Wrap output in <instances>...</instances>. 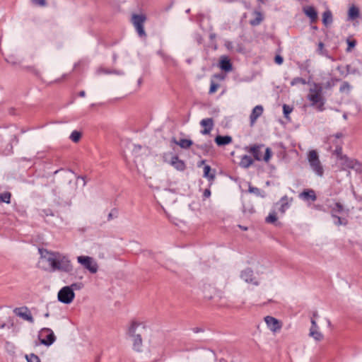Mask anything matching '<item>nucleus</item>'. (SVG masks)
<instances>
[{
	"label": "nucleus",
	"mask_w": 362,
	"mask_h": 362,
	"mask_svg": "<svg viewBox=\"0 0 362 362\" xmlns=\"http://www.w3.org/2000/svg\"><path fill=\"white\" fill-rule=\"evenodd\" d=\"M303 11L305 15L308 17L311 23H314L317 19V12L315 7L312 6H307L303 8Z\"/></svg>",
	"instance_id": "2eb2a0df"
},
{
	"label": "nucleus",
	"mask_w": 362,
	"mask_h": 362,
	"mask_svg": "<svg viewBox=\"0 0 362 362\" xmlns=\"http://www.w3.org/2000/svg\"><path fill=\"white\" fill-rule=\"evenodd\" d=\"M316 52L318 54L324 56L332 62L335 61V59L329 54L328 50L325 49V45L322 42H319V43L317 44V48Z\"/></svg>",
	"instance_id": "4be33fe9"
},
{
	"label": "nucleus",
	"mask_w": 362,
	"mask_h": 362,
	"mask_svg": "<svg viewBox=\"0 0 362 362\" xmlns=\"http://www.w3.org/2000/svg\"><path fill=\"white\" fill-rule=\"evenodd\" d=\"M211 196V190L209 189H204L203 192L204 198H209Z\"/></svg>",
	"instance_id": "680f3d73"
},
{
	"label": "nucleus",
	"mask_w": 362,
	"mask_h": 362,
	"mask_svg": "<svg viewBox=\"0 0 362 362\" xmlns=\"http://www.w3.org/2000/svg\"><path fill=\"white\" fill-rule=\"evenodd\" d=\"M13 313L21 318H23V307L16 308Z\"/></svg>",
	"instance_id": "6e6d98bb"
},
{
	"label": "nucleus",
	"mask_w": 362,
	"mask_h": 362,
	"mask_svg": "<svg viewBox=\"0 0 362 362\" xmlns=\"http://www.w3.org/2000/svg\"><path fill=\"white\" fill-rule=\"evenodd\" d=\"M298 83L305 85L307 83V82H306L305 79H304L303 78H301V77H295L291 81V86H296Z\"/></svg>",
	"instance_id": "c03bdc74"
},
{
	"label": "nucleus",
	"mask_w": 362,
	"mask_h": 362,
	"mask_svg": "<svg viewBox=\"0 0 362 362\" xmlns=\"http://www.w3.org/2000/svg\"><path fill=\"white\" fill-rule=\"evenodd\" d=\"M351 169L354 170L358 173H362V163H360L358 160L354 161V165L351 166Z\"/></svg>",
	"instance_id": "49530a36"
},
{
	"label": "nucleus",
	"mask_w": 362,
	"mask_h": 362,
	"mask_svg": "<svg viewBox=\"0 0 362 362\" xmlns=\"http://www.w3.org/2000/svg\"><path fill=\"white\" fill-rule=\"evenodd\" d=\"M342 145L343 143H339L335 147L334 151H333V154L336 155L338 160H341L342 157L344 156L342 154Z\"/></svg>",
	"instance_id": "f704fd0d"
},
{
	"label": "nucleus",
	"mask_w": 362,
	"mask_h": 362,
	"mask_svg": "<svg viewBox=\"0 0 362 362\" xmlns=\"http://www.w3.org/2000/svg\"><path fill=\"white\" fill-rule=\"evenodd\" d=\"M203 177L206 178L210 185H211L216 178V169L211 168L209 165H205L204 167Z\"/></svg>",
	"instance_id": "dca6fc26"
},
{
	"label": "nucleus",
	"mask_w": 362,
	"mask_h": 362,
	"mask_svg": "<svg viewBox=\"0 0 362 362\" xmlns=\"http://www.w3.org/2000/svg\"><path fill=\"white\" fill-rule=\"evenodd\" d=\"M194 147L201 150L204 156L209 154L212 152L213 150V145L211 141H209L202 144H194Z\"/></svg>",
	"instance_id": "412c9836"
},
{
	"label": "nucleus",
	"mask_w": 362,
	"mask_h": 362,
	"mask_svg": "<svg viewBox=\"0 0 362 362\" xmlns=\"http://www.w3.org/2000/svg\"><path fill=\"white\" fill-rule=\"evenodd\" d=\"M359 16H360L359 8L357 6L352 5L348 11L349 19L353 21V20H355L357 18H358Z\"/></svg>",
	"instance_id": "393cba45"
},
{
	"label": "nucleus",
	"mask_w": 362,
	"mask_h": 362,
	"mask_svg": "<svg viewBox=\"0 0 362 362\" xmlns=\"http://www.w3.org/2000/svg\"><path fill=\"white\" fill-rule=\"evenodd\" d=\"M83 286V285L82 283H73L71 285L69 286L71 287L72 291H74V290H80L81 288H82Z\"/></svg>",
	"instance_id": "864d4df0"
},
{
	"label": "nucleus",
	"mask_w": 362,
	"mask_h": 362,
	"mask_svg": "<svg viewBox=\"0 0 362 362\" xmlns=\"http://www.w3.org/2000/svg\"><path fill=\"white\" fill-rule=\"evenodd\" d=\"M200 125L204 127V129L201 130V134L204 135L209 134L214 128V119L213 118L203 119L200 122Z\"/></svg>",
	"instance_id": "ddd939ff"
},
{
	"label": "nucleus",
	"mask_w": 362,
	"mask_h": 362,
	"mask_svg": "<svg viewBox=\"0 0 362 362\" xmlns=\"http://www.w3.org/2000/svg\"><path fill=\"white\" fill-rule=\"evenodd\" d=\"M248 192L250 193H253L256 196L260 197H262V198L266 197V193L264 191L261 190L258 187H253L251 185H249Z\"/></svg>",
	"instance_id": "bb28decb"
},
{
	"label": "nucleus",
	"mask_w": 362,
	"mask_h": 362,
	"mask_svg": "<svg viewBox=\"0 0 362 362\" xmlns=\"http://www.w3.org/2000/svg\"><path fill=\"white\" fill-rule=\"evenodd\" d=\"M146 20L144 14H133L132 21L139 37H146V33L144 30V23Z\"/></svg>",
	"instance_id": "0eeeda50"
},
{
	"label": "nucleus",
	"mask_w": 362,
	"mask_h": 362,
	"mask_svg": "<svg viewBox=\"0 0 362 362\" xmlns=\"http://www.w3.org/2000/svg\"><path fill=\"white\" fill-rule=\"evenodd\" d=\"M219 68L225 71L229 72L233 69V64L230 59L227 56H222L219 61Z\"/></svg>",
	"instance_id": "4468645a"
},
{
	"label": "nucleus",
	"mask_w": 362,
	"mask_h": 362,
	"mask_svg": "<svg viewBox=\"0 0 362 362\" xmlns=\"http://www.w3.org/2000/svg\"><path fill=\"white\" fill-rule=\"evenodd\" d=\"M6 61L14 67H21V62H17L16 58L13 55L8 56Z\"/></svg>",
	"instance_id": "e433bc0d"
},
{
	"label": "nucleus",
	"mask_w": 362,
	"mask_h": 362,
	"mask_svg": "<svg viewBox=\"0 0 362 362\" xmlns=\"http://www.w3.org/2000/svg\"><path fill=\"white\" fill-rule=\"evenodd\" d=\"M38 252L42 258L45 259L47 262L49 263V257H52V255H55V252H49L47 249L39 248Z\"/></svg>",
	"instance_id": "cd10ccee"
},
{
	"label": "nucleus",
	"mask_w": 362,
	"mask_h": 362,
	"mask_svg": "<svg viewBox=\"0 0 362 362\" xmlns=\"http://www.w3.org/2000/svg\"><path fill=\"white\" fill-rule=\"evenodd\" d=\"M171 155V153H164L163 155V160L165 163L171 165L175 169L178 171H184L186 169V164L184 160H180L177 155H173L170 158V160H168V157Z\"/></svg>",
	"instance_id": "1a4fd4ad"
},
{
	"label": "nucleus",
	"mask_w": 362,
	"mask_h": 362,
	"mask_svg": "<svg viewBox=\"0 0 362 362\" xmlns=\"http://www.w3.org/2000/svg\"><path fill=\"white\" fill-rule=\"evenodd\" d=\"M344 136L343 134L341 132H338L334 135H331L327 138L328 142H334V140L336 139H341V138Z\"/></svg>",
	"instance_id": "8fccbe9b"
},
{
	"label": "nucleus",
	"mask_w": 362,
	"mask_h": 362,
	"mask_svg": "<svg viewBox=\"0 0 362 362\" xmlns=\"http://www.w3.org/2000/svg\"><path fill=\"white\" fill-rule=\"evenodd\" d=\"M58 300L64 304H70L75 297L74 291L71 288L66 286L62 288L58 292Z\"/></svg>",
	"instance_id": "6e6552de"
},
{
	"label": "nucleus",
	"mask_w": 362,
	"mask_h": 362,
	"mask_svg": "<svg viewBox=\"0 0 362 362\" xmlns=\"http://www.w3.org/2000/svg\"><path fill=\"white\" fill-rule=\"evenodd\" d=\"M254 160L247 155H244L242 156L240 166L243 168H248L250 165L253 164Z\"/></svg>",
	"instance_id": "a878e982"
},
{
	"label": "nucleus",
	"mask_w": 362,
	"mask_h": 362,
	"mask_svg": "<svg viewBox=\"0 0 362 362\" xmlns=\"http://www.w3.org/2000/svg\"><path fill=\"white\" fill-rule=\"evenodd\" d=\"M24 356L28 362H41L40 358L34 354H30V355H25Z\"/></svg>",
	"instance_id": "a18cd8bd"
},
{
	"label": "nucleus",
	"mask_w": 362,
	"mask_h": 362,
	"mask_svg": "<svg viewBox=\"0 0 362 362\" xmlns=\"http://www.w3.org/2000/svg\"><path fill=\"white\" fill-rule=\"evenodd\" d=\"M256 17L251 20L250 23L252 26L258 25L261 23V22L263 21L262 15L260 12L255 11Z\"/></svg>",
	"instance_id": "2f4dec72"
},
{
	"label": "nucleus",
	"mask_w": 362,
	"mask_h": 362,
	"mask_svg": "<svg viewBox=\"0 0 362 362\" xmlns=\"http://www.w3.org/2000/svg\"><path fill=\"white\" fill-rule=\"evenodd\" d=\"M77 261L91 274H95L98 272V265L93 257L81 255L77 257Z\"/></svg>",
	"instance_id": "423d86ee"
},
{
	"label": "nucleus",
	"mask_w": 362,
	"mask_h": 362,
	"mask_svg": "<svg viewBox=\"0 0 362 362\" xmlns=\"http://www.w3.org/2000/svg\"><path fill=\"white\" fill-rule=\"evenodd\" d=\"M195 40L198 42L199 45H201L203 42V38L199 34H196Z\"/></svg>",
	"instance_id": "052dcab7"
},
{
	"label": "nucleus",
	"mask_w": 362,
	"mask_h": 362,
	"mask_svg": "<svg viewBox=\"0 0 362 362\" xmlns=\"http://www.w3.org/2000/svg\"><path fill=\"white\" fill-rule=\"evenodd\" d=\"M263 146V144H255L252 146H251L247 151L248 152L252 153V155L253 156L254 158L256 160L259 161L264 160L265 162H268L272 156V151L270 148H266L264 157H262L261 148H262Z\"/></svg>",
	"instance_id": "20e7f679"
},
{
	"label": "nucleus",
	"mask_w": 362,
	"mask_h": 362,
	"mask_svg": "<svg viewBox=\"0 0 362 362\" xmlns=\"http://www.w3.org/2000/svg\"><path fill=\"white\" fill-rule=\"evenodd\" d=\"M81 136H82V134L80 132L75 130L71 132V134L69 136V139L72 141L77 143L81 139Z\"/></svg>",
	"instance_id": "4c0bfd02"
},
{
	"label": "nucleus",
	"mask_w": 362,
	"mask_h": 362,
	"mask_svg": "<svg viewBox=\"0 0 362 362\" xmlns=\"http://www.w3.org/2000/svg\"><path fill=\"white\" fill-rule=\"evenodd\" d=\"M225 46L226 47L227 49H231L233 48V42H230V41H227L225 43Z\"/></svg>",
	"instance_id": "338daca9"
},
{
	"label": "nucleus",
	"mask_w": 362,
	"mask_h": 362,
	"mask_svg": "<svg viewBox=\"0 0 362 362\" xmlns=\"http://www.w3.org/2000/svg\"><path fill=\"white\" fill-rule=\"evenodd\" d=\"M38 339L41 344L49 346L56 341V336L51 329L45 327L39 332Z\"/></svg>",
	"instance_id": "39448f33"
},
{
	"label": "nucleus",
	"mask_w": 362,
	"mask_h": 362,
	"mask_svg": "<svg viewBox=\"0 0 362 362\" xmlns=\"http://www.w3.org/2000/svg\"><path fill=\"white\" fill-rule=\"evenodd\" d=\"M265 221L267 223L276 224L277 222V216L275 211L269 213L268 216L265 218Z\"/></svg>",
	"instance_id": "c9c22d12"
},
{
	"label": "nucleus",
	"mask_w": 362,
	"mask_h": 362,
	"mask_svg": "<svg viewBox=\"0 0 362 362\" xmlns=\"http://www.w3.org/2000/svg\"><path fill=\"white\" fill-rule=\"evenodd\" d=\"M264 321L268 328L272 332H276L281 328V322L274 317L267 316L264 317Z\"/></svg>",
	"instance_id": "f8f14e48"
},
{
	"label": "nucleus",
	"mask_w": 362,
	"mask_h": 362,
	"mask_svg": "<svg viewBox=\"0 0 362 362\" xmlns=\"http://www.w3.org/2000/svg\"><path fill=\"white\" fill-rule=\"evenodd\" d=\"M33 2L40 6H45L47 5L46 0H33Z\"/></svg>",
	"instance_id": "13d9d810"
},
{
	"label": "nucleus",
	"mask_w": 362,
	"mask_h": 362,
	"mask_svg": "<svg viewBox=\"0 0 362 362\" xmlns=\"http://www.w3.org/2000/svg\"><path fill=\"white\" fill-rule=\"evenodd\" d=\"M346 43H347V48H346V52H350L352 50V49L355 47L357 42H356V40L354 39L347 38Z\"/></svg>",
	"instance_id": "ea45409f"
},
{
	"label": "nucleus",
	"mask_w": 362,
	"mask_h": 362,
	"mask_svg": "<svg viewBox=\"0 0 362 362\" xmlns=\"http://www.w3.org/2000/svg\"><path fill=\"white\" fill-rule=\"evenodd\" d=\"M308 99L311 102L312 106H316V109L319 112H322L325 110L326 100L322 94H308Z\"/></svg>",
	"instance_id": "9d476101"
},
{
	"label": "nucleus",
	"mask_w": 362,
	"mask_h": 362,
	"mask_svg": "<svg viewBox=\"0 0 362 362\" xmlns=\"http://www.w3.org/2000/svg\"><path fill=\"white\" fill-rule=\"evenodd\" d=\"M49 264L52 271H60L71 274L74 270L70 259L59 252H55V255L49 257Z\"/></svg>",
	"instance_id": "f257e3e1"
},
{
	"label": "nucleus",
	"mask_w": 362,
	"mask_h": 362,
	"mask_svg": "<svg viewBox=\"0 0 362 362\" xmlns=\"http://www.w3.org/2000/svg\"><path fill=\"white\" fill-rule=\"evenodd\" d=\"M171 142L178 145L180 148L183 149H188L194 144L192 140L191 139H181L180 141H177L175 137L172 138Z\"/></svg>",
	"instance_id": "aec40b11"
},
{
	"label": "nucleus",
	"mask_w": 362,
	"mask_h": 362,
	"mask_svg": "<svg viewBox=\"0 0 362 362\" xmlns=\"http://www.w3.org/2000/svg\"><path fill=\"white\" fill-rule=\"evenodd\" d=\"M309 94H322V86L320 83H314L313 87L310 88Z\"/></svg>",
	"instance_id": "c85d7f7f"
},
{
	"label": "nucleus",
	"mask_w": 362,
	"mask_h": 362,
	"mask_svg": "<svg viewBox=\"0 0 362 362\" xmlns=\"http://www.w3.org/2000/svg\"><path fill=\"white\" fill-rule=\"evenodd\" d=\"M214 77L221 81L225 78V75L223 74H216L214 75Z\"/></svg>",
	"instance_id": "e2e57ef3"
},
{
	"label": "nucleus",
	"mask_w": 362,
	"mask_h": 362,
	"mask_svg": "<svg viewBox=\"0 0 362 362\" xmlns=\"http://www.w3.org/2000/svg\"><path fill=\"white\" fill-rule=\"evenodd\" d=\"M308 160L312 170L317 176L322 177L324 174V169L319 159L318 153L315 150L309 151Z\"/></svg>",
	"instance_id": "7ed1b4c3"
},
{
	"label": "nucleus",
	"mask_w": 362,
	"mask_h": 362,
	"mask_svg": "<svg viewBox=\"0 0 362 362\" xmlns=\"http://www.w3.org/2000/svg\"><path fill=\"white\" fill-rule=\"evenodd\" d=\"M24 70H26L27 71L33 74L37 78L40 77V71L37 69H35L34 66L24 67Z\"/></svg>",
	"instance_id": "09e8293b"
},
{
	"label": "nucleus",
	"mask_w": 362,
	"mask_h": 362,
	"mask_svg": "<svg viewBox=\"0 0 362 362\" xmlns=\"http://www.w3.org/2000/svg\"><path fill=\"white\" fill-rule=\"evenodd\" d=\"M332 217L336 218L337 221H334V224L336 226H346L348 224V220L346 218H342L340 216H337L335 214L331 213Z\"/></svg>",
	"instance_id": "473e14b6"
},
{
	"label": "nucleus",
	"mask_w": 362,
	"mask_h": 362,
	"mask_svg": "<svg viewBox=\"0 0 362 362\" xmlns=\"http://www.w3.org/2000/svg\"><path fill=\"white\" fill-rule=\"evenodd\" d=\"M280 204V207L279 209V211L281 214H284L286 211L290 207V202L288 200V197L287 195H284L280 199V201L276 203V204Z\"/></svg>",
	"instance_id": "5701e85b"
},
{
	"label": "nucleus",
	"mask_w": 362,
	"mask_h": 362,
	"mask_svg": "<svg viewBox=\"0 0 362 362\" xmlns=\"http://www.w3.org/2000/svg\"><path fill=\"white\" fill-rule=\"evenodd\" d=\"M24 320H27L30 323L34 322V319L32 316L30 310L25 306H24Z\"/></svg>",
	"instance_id": "58836bf2"
},
{
	"label": "nucleus",
	"mask_w": 362,
	"mask_h": 362,
	"mask_svg": "<svg viewBox=\"0 0 362 362\" xmlns=\"http://www.w3.org/2000/svg\"><path fill=\"white\" fill-rule=\"evenodd\" d=\"M351 86L349 84V83L347 81H344V82H342V83L340 86L339 91L341 93H343V92L349 93V91L351 90Z\"/></svg>",
	"instance_id": "37998d69"
},
{
	"label": "nucleus",
	"mask_w": 362,
	"mask_h": 362,
	"mask_svg": "<svg viewBox=\"0 0 362 362\" xmlns=\"http://www.w3.org/2000/svg\"><path fill=\"white\" fill-rule=\"evenodd\" d=\"M192 331L194 333L202 332H204V329L201 328V327H194V328H192Z\"/></svg>",
	"instance_id": "774afa93"
},
{
	"label": "nucleus",
	"mask_w": 362,
	"mask_h": 362,
	"mask_svg": "<svg viewBox=\"0 0 362 362\" xmlns=\"http://www.w3.org/2000/svg\"><path fill=\"white\" fill-rule=\"evenodd\" d=\"M11 198V193L9 192H4L0 194V202L10 204Z\"/></svg>",
	"instance_id": "72a5a7b5"
},
{
	"label": "nucleus",
	"mask_w": 362,
	"mask_h": 362,
	"mask_svg": "<svg viewBox=\"0 0 362 362\" xmlns=\"http://www.w3.org/2000/svg\"><path fill=\"white\" fill-rule=\"evenodd\" d=\"M342 161L341 164L347 168L351 169V166L354 165V161L356 159H352L349 158L346 155H344L341 160Z\"/></svg>",
	"instance_id": "7c9ffc66"
},
{
	"label": "nucleus",
	"mask_w": 362,
	"mask_h": 362,
	"mask_svg": "<svg viewBox=\"0 0 362 362\" xmlns=\"http://www.w3.org/2000/svg\"><path fill=\"white\" fill-rule=\"evenodd\" d=\"M293 111V107L290 105L284 104L283 105V114L285 118L289 119V115Z\"/></svg>",
	"instance_id": "79ce46f5"
},
{
	"label": "nucleus",
	"mask_w": 362,
	"mask_h": 362,
	"mask_svg": "<svg viewBox=\"0 0 362 362\" xmlns=\"http://www.w3.org/2000/svg\"><path fill=\"white\" fill-rule=\"evenodd\" d=\"M140 325L141 323L136 321H132L127 332L128 334L133 338V349L137 352H141L142 351L141 336L139 334H136V329Z\"/></svg>",
	"instance_id": "f03ea898"
},
{
	"label": "nucleus",
	"mask_w": 362,
	"mask_h": 362,
	"mask_svg": "<svg viewBox=\"0 0 362 362\" xmlns=\"http://www.w3.org/2000/svg\"><path fill=\"white\" fill-rule=\"evenodd\" d=\"M263 110H264L263 107L260 105H256L253 108V110L250 115V120L251 124H254L256 122V120L257 119V118L262 115Z\"/></svg>",
	"instance_id": "6ab92c4d"
},
{
	"label": "nucleus",
	"mask_w": 362,
	"mask_h": 362,
	"mask_svg": "<svg viewBox=\"0 0 362 362\" xmlns=\"http://www.w3.org/2000/svg\"><path fill=\"white\" fill-rule=\"evenodd\" d=\"M284 62V58L280 54H276L274 57V62L278 65H281Z\"/></svg>",
	"instance_id": "4d7b16f0"
},
{
	"label": "nucleus",
	"mask_w": 362,
	"mask_h": 362,
	"mask_svg": "<svg viewBox=\"0 0 362 362\" xmlns=\"http://www.w3.org/2000/svg\"><path fill=\"white\" fill-rule=\"evenodd\" d=\"M334 86V83L333 82V80L329 81L325 83L326 88H331Z\"/></svg>",
	"instance_id": "0e129e2a"
},
{
	"label": "nucleus",
	"mask_w": 362,
	"mask_h": 362,
	"mask_svg": "<svg viewBox=\"0 0 362 362\" xmlns=\"http://www.w3.org/2000/svg\"><path fill=\"white\" fill-rule=\"evenodd\" d=\"M218 86H219V85L218 83H216L215 82L211 81V84H210V88H209V94L214 93L217 90Z\"/></svg>",
	"instance_id": "3c124183"
},
{
	"label": "nucleus",
	"mask_w": 362,
	"mask_h": 362,
	"mask_svg": "<svg viewBox=\"0 0 362 362\" xmlns=\"http://www.w3.org/2000/svg\"><path fill=\"white\" fill-rule=\"evenodd\" d=\"M118 216V211L117 209H113L112 211L109 213L107 216V221H110L113 219L114 218H117Z\"/></svg>",
	"instance_id": "603ef678"
},
{
	"label": "nucleus",
	"mask_w": 362,
	"mask_h": 362,
	"mask_svg": "<svg viewBox=\"0 0 362 362\" xmlns=\"http://www.w3.org/2000/svg\"><path fill=\"white\" fill-rule=\"evenodd\" d=\"M322 23L325 26L327 27L328 25H331L333 22V17L332 11L329 9L326 10L322 13Z\"/></svg>",
	"instance_id": "b1692460"
},
{
	"label": "nucleus",
	"mask_w": 362,
	"mask_h": 362,
	"mask_svg": "<svg viewBox=\"0 0 362 362\" xmlns=\"http://www.w3.org/2000/svg\"><path fill=\"white\" fill-rule=\"evenodd\" d=\"M356 72V70L355 69H352L351 66L350 64H347L346 66V72L344 76H347L349 74H355Z\"/></svg>",
	"instance_id": "5fc2aeb1"
},
{
	"label": "nucleus",
	"mask_w": 362,
	"mask_h": 362,
	"mask_svg": "<svg viewBox=\"0 0 362 362\" xmlns=\"http://www.w3.org/2000/svg\"><path fill=\"white\" fill-rule=\"evenodd\" d=\"M299 197L304 200H311L313 202L317 199V196L315 191L312 189H304L300 194Z\"/></svg>",
	"instance_id": "a211bd4d"
},
{
	"label": "nucleus",
	"mask_w": 362,
	"mask_h": 362,
	"mask_svg": "<svg viewBox=\"0 0 362 362\" xmlns=\"http://www.w3.org/2000/svg\"><path fill=\"white\" fill-rule=\"evenodd\" d=\"M310 336L313 337L316 341H321L323 339V335L321 332L316 331L310 332Z\"/></svg>",
	"instance_id": "de8ad7c7"
},
{
	"label": "nucleus",
	"mask_w": 362,
	"mask_h": 362,
	"mask_svg": "<svg viewBox=\"0 0 362 362\" xmlns=\"http://www.w3.org/2000/svg\"><path fill=\"white\" fill-rule=\"evenodd\" d=\"M240 278L248 284H252L255 286L259 285V282L254 277V272L251 268H246L243 270L240 274Z\"/></svg>",
	"instance_id": "9b49d317"
},
{
	"label": "nucleus",
	"mask_w": 362,
	"mask_h": 362,
	"mask_svg": "<svg viewBox=\"0 0 362 362\" xmlns=\"http://www.w3.org/2000/svg\"><path fill=\"white\" fill-rule=\"evenodd\" d=\"M344 211V206L340 202H336L334 206L332 209V213L341 214Z\"/></svg>",
	"instance_id": "a19ab883"
},
{
	"label": "nucleus",
	"mask_w": 362,
	"mask_h": 362,
	"mask_svg": "<svg viewBox=\"0 0 362 362\" xmlns=\"http://www.w3.org/2000/svg\"><path fill=\"white\" fill-rule=\"evenodd\" d=\"M298 67L300 70H305V71H308V73L310 72V71L308 69V65H305L303 64H298Z\"/></svg>",
	"instance_id": "bf43d9fd"
},
{
	"label": "nucleus",
	"mask_w": 362,
	"mask_h": 362,
	"mask_svg": "<svg viewBox=\"0 0 362 362\" xmlns=\"http://www.w3.org/2000/svg\"><path fill=\"white\" fill-rule=\"evenodd\" d=\"M329 143L332 144L333 146L337 147V145L339 143H343V141L341 139H336V140H334V142H329Z\"/></svg>",
	"instance_id": "69168bd1"
},
{
	"label": "nucleus",
	"mask_w": 362,
	"mask_h": 362,
	"mask_svg": "<svg viewBox=\"0 0 362 362\" xmlns=\"http://www.w3.org/2000/svg\"><path fill=\"white\" fill-rule=\"evenodd\" d=\"M214 141L218 146H224L232 143L233 139L229 135H217L214 139Z\"/></svg>",
	"instance_id": "f3484780"
},
{
	"label": "nucleus",
	"mask_w": 362,
	"mask_h": 362,
	"mask_svg": "<svg viewBox=\"0 0 362 362\" xmlns=\"http://www.w3.org/2000/svg\"><path fill=\"white\" fill-rule=\"evenodd\" d=\"M14 327L13 317H9L6 322L0 321V329Z\"/></svg>",
	"instance_id": "c756f323"
}]
</instances>
